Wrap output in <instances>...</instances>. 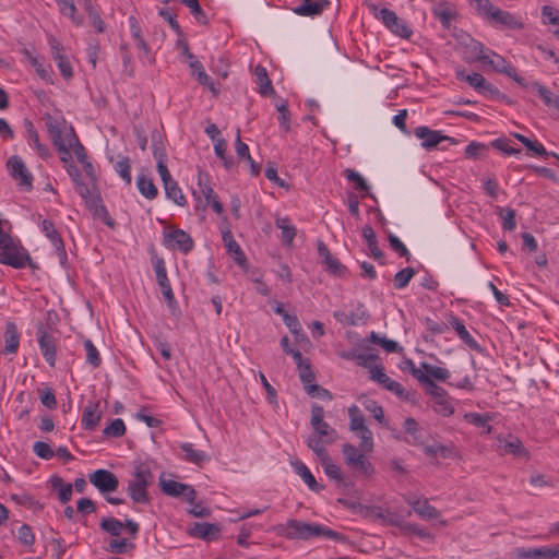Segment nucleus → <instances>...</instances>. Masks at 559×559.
<instances>
[{
  "instance_id": "nucleus-25",
  "label": "nucleus",
  "mask_w": 559,
  "mask_h": 559,
  "mask_svg": "<svg viewBox=\"0 0 559 559\" xmlns=\"http://www.w3.org/2000/svg\"><path fill=\"white\" fill-rule=\"evenodd\" d=\"M223 240L229 253L233 254L234 261L243 266L246 263V255L242 252L240 246L234 239V236L230 230L223 231Z\"/></svg>"
},
{
  "instance_id": "nucleus-32",
  "label": "nucleus",
  "mask_w": 559,
  "mask_h": 559,
  "mask_svg": "<svg viewBox=\"0 0 559 559\" xmlns=\"http://www.w3.org/2000/svg\"><path fill=\"white\" fill-rule=\"evenodd\" d=\"M501 448L514 456L519 457H528V452L524 448L522 441L516 437H510L509 439H506L501 445Z\"/></svg>"
},
{
  "instance_id": "nucleus-49",
  "label": "nucleus",
  "mask_w": 559,
  "mask_h": 559,
  "mask_svg": "<svg viewBox=\"0 0 559 559\" xmlns=\"http://www.w3.org/2000/svg\"><path fill=\"white\" fill-rule=\"evenodd\" d=\"M61 14L70 17L74 23L82 24V19L76 16V8L73 0H56Z\"/></svg>"
},
{
  "instance_id": "nucleus-45",
  "label": "nucleus",
  "mask_w": 559,
  "mask_h": 559,
  "mask_svg": "<svg viewBox=\"0 0 559 559\" xmlns=\"http://www.w3.org/2000/svg\"><path fill=\"white\" fill-rule=\"evenodd\" d=\"M43 230L46 234V236L51 240L53 246L58 251L64 252V245L60 237V235L55 229V225L52 222L45 219L43 222Z\"/></svg>"
},
{
  "instance_id": "nucleus-36",
  "label": "nucleus",
  "mask_w": 559,
  "mask_h": 559,
  "mask_svg": "<svg viewBox=\"0 0 559 559\" xmlns=\"http://www.w3.org/2000/svg\"><path fill=\"white\" fill-rule=\"evenodd\" d=\"M365 515L373 521H381L383 523L396 524L395 515L390 514L385 515L384 510L381 507L371 506L365 508Z\"/></svg>"
},
{
  "instance_id": "nucleus-42",
  "label": "nucleus",
  "mask_w": 559,
  "mask_h": 559,
  "mask_svg": "<svg viewBox=\"0 0 559 559\" xmlns=\"http://www.w3.org/2000/svg\"><path fill=\"white\" fill-rule=\"evenodd\" d=\"M421 368L424 369L423 373L430 377L433 381L438 380L444 382L450 378V371L447 368L433 366L428 362H423Z\"/></svg>"
},
{
  "instance_id": "nucleus-38",
  "label": "nucleus",
  "mask_w": 559,
  "mask_h": 559,
  "mask_svg": "<svg viewBox=\"0 0 559 559\" xmlns=\"http://www.w3.org/2000/svg\"><path fill=\"white\" fill-rule=\"evenodd\" d=\"M275 225L277 228L282 230V240L285 245L292 246L293 240L296 236V228L293 225H289V219L287 217L276 218Z\"/></svg>"
},
{
  "instance_id": "nucleus-60",
  "label": "nucleus",
  "mask_w": 559,
  "mask_h": 559,
  "mask_svg": "<svg viewBox=\"0 0 559 559\" xmlns=\"http://www.w3.org/2000/svg\"><path fill=\"white\" fill-rule=\"evenodd\" d=\"M344 174L348 181H352L355 183L356 190L365 191V192H367L369 190V187H368L366 180L357 171H355L353 169H346L344 171Z\"/></svg>"
},
{
  "instance_id": "nucleus-43",
  "label": "nucleus",
  "mask_w": 559,
  "mask_h": 559,
  "mask_svg": "<svg viewBox=\"0 0 559 559\" xmlns=\"http://www.w3.org/2000/svg\"><path fill=\"white\" fill-rule=\"evenodd\" d=\"M464 419L476 427L484 428L487 435L491 432V426L488 424L491 416L488 414L466 413Z\"/></svg>"
},
{
  "instance_id": "nucleus-18",
  "label": "nucleus",
  "mask_w": 559,
  "mask_h": 559,
  "mask_svg": "<svg viewBox=\"0 0 559 559\" xmlns=\"http://www.w3.org/2000/svg\"><path fill=\"white\" fill-rule=\"evenodd\" d=\"M159 176L164 185L166 197L179 206L186 205V197L183 195L178 183L171 178L170 173L168 171L166 175L162 174Z\"/></svg>"
},
{
  "instance_id": "nucleus-10",
  "label": "nucleus",
  "mask_w": 559,
  "mask_h": 559,
  "mask_svg": "<svg viewBox=\"0 0 559 559\" xmlns=\"http://www.w3.org/2000/svg\"><path fill=\"white\" fill-rule=\"evenodd\" d=\"M90 483L102 493L116 491L119 486L118 477L107 469H97L88 476Z\"/></svg>"
},
{
  "instance_id": "nucleus-9",
  "label": "nucleus",
  "mask_w": 559,
  "mask_h": 559,
  "mask_svg": "<svg viewBox=\"0 0 559 559\" xmlns=\"http://www.w3.org/2000/svg\"><path fill=\"white\" fill-rule=\"evenodd\" d=\"M370 379L373 380V381H377L378 383H380L384 389L393 392L394 394H396L399 397L405 400V401H411L412 400V396L414 395V393L409 392V391H406L401 383H399L397 381H394L392 379H390L384 372H383V367L380 366L379 368H373L372 369V374L370 376Z\"/></svg>"
},
{
  "instance_id": "nucleus-33",
  "label": "nucleus",
  "mask_w": 559,
  "mask_h": 559,
  "mask_svg": "<svg viewBox=\"0 0 559 559\" xmlns=\"http://www.w3.org/2000/svg\"><path fill=\"white\" fill-rule=\"evenodd\" d=\"M450 324L456 331L460 338L464 343H466L471 348H474V349L478 348L476 341L472 337V335L469 334V332L467 331V329L465 328V325L463 324V322L460 319H457L456 317H451Z\"/></svg>"
},
{
  "instance_id": "nucleus-17",
  "label": "nucleus",
  "mask_w": 559,
  "mask_h": 559,
  "mask_svg": "<svg viewBox=\"0 0 559 559\" xmlns=\"http://www.w3.org/2000/svg\"><path fill=\"white\" fill-rule=\"evenodd\" d=\"M154 269L156 272V280L158 285L160 286L163 296L167 300L169 305H171L175 300L174 293L167 277V272L165 267V263L163 259H157L154 263Z\"/></svg>"
},
{
  "instance_id": "nucleus-23",
  "label": "nucleus",
  "mask_w": 559,
  "mask_h": 559,
  "mask_svg": "<svg viewBox=\"0 0 559 559\" xmlns=\"http://www.w3.org/2000/svg\"><path fill=\"white\" fill-rule=\"evenodd\" d=\"M190 69L192 70V75L199 82V84L209 87V90L214 94L218 95L219 90H217L214 83L211 81L210 76L204 71L202 63L199 60H192L189 63Z\"/></svg>"
},
{
  "instance_id": "nucleus-51",
  "label": "nucleus",
  "mask_w": 559,
  "mask_h": 559,
  "mask_svg": "<svg viewBox=\"0 0 559 559\" xmlns=\"http://www.w3.org/2000/svg\"><path fill=\"white\" fill-rule=\"evenodd\" d=\"M114 167L126 183L130 185L132 181L130 158L128 156L121 157Z\"/></svg>"
},
{
  "instance_id": "nucleus-4",
  "label": "nucleus",
  "mask_w": 559,
  "mask_h": 559,
  "mask_svg": "<svg viewBox=\"0 0 559 559\" xmlns=\"http://www.w3.org/2000/svg\"><path fill=\"white\" fill-rule=\"evenodd\" d=\"M367 8L369 11L377 17L380 19L383 24L395 35L408 39L413 31L409 28V26L400 19L395 12L389 10V9H379L377 4L373 2H366Z\"/></svg>"
},
{
  "instance_id": "nucleus-24",
  "label": "nucleus",
  "mask_w": 559,
  "mask_h": 559,
  "mask_svg": "<svg viewBox=\"0 0 559 559\" xmlns=\"http://www.w3.org/2000/svg\"><path fill=\"white\" fill-rule=\"evenodd\" d=\"M4 352L9 354H15L20 345V333L13 322H7L4 332Z\"/></svg>"
},
{
  "instance_id": "nucleus-47",
  "label": "nucleus",
  "mask_w": 559,
  "mask_h": 559,
  "mask_svg": "<svg viewBox=\"0 0 559 559\" xmlns=\"http://www.w3.org/2000/svg\"><path fill=\"white\" fill-rule=\"evenodd\" d=\"M457 79L462 81H466L471 86L476 88L479 93L483 92V88L486 84L485 78L480 73H472V74H465L464 71H457L456 72Z\"/></svg>"
},
{
  "instance_id": "nucleus-56",
  "label": "nucleus",
  "mask_w": 559,
  "mask_h": 559,
  "mask_svg": "<svg viewBox=\"0 0 559 559\" xmlns=\"http://www.w3.org/2000/svg\"><path fill=\"white\" fill-rule=\"evenodd\" d=\"M100 528L112 536H119L123 528V523L115 518H107L100 522Z\"/></svg>"
},
{
  "instance_id": "nucleus-55",
  "label": "nucleus",
  "mask_w": 559,
  "mask_h": 559,
  "mask_svg": "<svg viewBox=\"0 0 559 559\" xmlns=\"http://www.w3.org/2000/svg\"><path fill=\"white\" fill-rule=\"evenodd\" d=\"M415 270L413 267H405L399 271L394 275V287L396 289H402L408 285L412 277L415 275Z\"/></svg>"
},
{
  "instance_id": "nucleus-3",
  "label": "nucleus",
  "mask_w": 559,
  "mask_h": 559,
  "mask_svg": "<svg viewBox=\"0 0 559 559\" xmlns=\"http://www.w3.org/2000/svg\"><path fill=\"white\" fill-rule=\"evenodd\" d=\"M154 475L146 463H139L134 467L132 478L128 483V493L134 503H148L147 487L153 483Z\"/></svg>"
},
{
  "instance_id": "nucleus-6",
  "label": "nucleus",
  "mask_w": 559,
  "mask_h": 559,
  "mask_svg": "<svg viewBox=\"0 0 559 559\" xmlns=\"http://www.w3.org/2000/svg\"><path fill=\"white\" fill-rule=\"evenodd\" d=\"M0 263L14 269H23L26 264L34 267L27 250L21 245L20 240H13L8 249L0 251Z\"/></svg>"
},
{
  "instance_id": "nucleus-40",
  "label": "nucleus",
  "mask_w": 559,
  "mask_h": 559,
  "mask_svg": "<svg viewBox=\"0 0 559 559\" xmlns=\"http://www.w3.org/2000/svg\"><path fill=\"white\" fill-rule=\"evenodd\" d=\"M25 127H26L28 140L32 141L33 144L35 145L38 155L43 158L50 156V153H49V150L47 148V146L43 145L39 142L38 132L34 128V124L29 120H26Z\"/></svg>"
},
{
  "instance_id": "nucleus-21",
  "label": "nucleus",
  "mask_w": 559,
  "mask_h": 559,
  "mask_svg": "<svg viewBox=\"0 0 559 559\" xmlns=\"http://www.w3.org/2000/svg\"><path fill=\"white\" fill-rule=\"evenodd\" d=\"M473 50L479 53L477 56L478 60L490 64L497 72L506 73L510 67L506 59L497 53H492V59H490L488 56L483 55L484 46L480 43H475L473 46Z\"/></svg>"
},
{
  "instance_id": "nucleus-41",
  "label": "nucleus",
  "mask_w": 559,
  "mask_h": 559,
  "mask_svg": "<svg viewBox=\"0 0 559 559\" xmlns=\"http://www.w3.org/2000/svg\"><path fill=\"white\" fill-rule=\"evenodd\" d=\"M369 340L371 343L381 346L388 353H401L403 350L402 346H400L397 342L389 340L385 336H380L373 331L370 333Z\"/></svg>"
},
{
  "instance_id": "nucleus-54",
  "label": "nucleus",
  "mask_w": 559,
  "mask_h": 559,
  "mask_svg": "<svg viewBox=\"0 0 559 559\" xmlns=\"http://www.w3.org/2000/svg\"><path fill=\"white\" fill-rule=\"evenodd\" d=\"M124 432L126 426L123 420L120 418L112 420L110 425L103 430V435L108 438H119L122 437Z\"/></svg>"
},
{
  "instance_id": "nucleus-61",
  "label": "nucleus",
  "mask_w": 559,
  "mask_h": 559,
  "mask_svg": "<svg viewBox=\"0 0 559 559\" xmlns=\"http://www.w3.org/2000/svg\"><path fill=\"white\" fill-rule=\"evenodd\" d=\"M53 60L57 62L60 73L64 79L69 80L73 76L72 67L67 56L58 55Z\"/></svg>"
},
{
  "instance_id": "nucleus-31",
  "label": "nucleus",
  "mask_w": 559,
  "mask_h": 559,
  "mask_svg": "<svg viewBox=\"0 0 559 559\" xmlns=\"http://www.w3.org/2000/svg\"><path fill=\"white\" fill-rule=\"evenodd\" d=\"M67 142L69 146L73 147V153L76 156L78 160L81 164L85 163L87 160L85 147L79 141V138L76 136L74 129L72 127H69L67 131Z\"/></svg>"
},
{
  "instance_id": "nucleus-46",
  "label": "nucleus",
  "mask_w": 559,
  "mask_h": 559,
  "mask_svg": "<svg viewBox=\"0 0 559 559\" xmlns=\"http://www.w3.org/2000/svg\"><path fill=\"white\" fill-rule=\"evenodd\" d=\"M152 148H153L154 158L156 159V164H157L156 167H157L158 174L166 175V173H168L169 170L166 165L167 153H166V147H165L164 143L152 145Z\"/></svg>"
},
{
  "instance_id": "nucleus-14",
  "label": "nucleus",
  "mask_w": 559,
  "mask_h": 559,
  "mask_svg": "<svg viewBox=\"0 0 559 559\" xmlns=\"http://www.w3.org/2000/svg\"><path fill=\"white\" fill-rule=\"evenodd\" d=\"M38 344L46 361L53 367L56 364V340L43 325L38 328Z\"/></svg>"
},
{
  "instance_id": "nucleus-20",
  "label": "nucleus",
  "mask_w": 559,
  "mask_h": 559,
  "mask_svg": "<svg viewBox=\"0 0 559 559\" xmlns=\"http://www.w3.org/2000/svg\"><path fill=\"white\" fill-rule=\"evenodd\" d=\"M329 4V0H304L301 4L293 9V11L301 16H316L320 15Z\"/></svg>"
},
{
  "instance_id": "nucleus-53",
  "label": "nucleus",
  "mask_w": 559,
  "mask_h": 559,
  "mask_svg": "<svg viewBox=\"0 0 559 559\" xmlns=\"http://www.w3.org/2000/svg\"><path fill=\"white\" fill-rule=\"evenodd\" d=\"M182 4L188 7L191 11V14L194 16L197 22L200 24H207V16L203 9L201 8L199 0H180Z\"/></svg>"
},
{
  "instance_id": "nucleus-26",
  "label": "nucleus",
  "mask_w": 559,
  "mask_h": 559,
  "mask_svg": "<svg viewBox=\"0 0 559 559\" xmlns=\"http://www.w3.org/2000/svg\"><path fill=\"white\" fill-rule=\"evenodd\" d=\"M174 240L178 247L183 253H188L193 248V240L190 237L189 234H187L182 229H176L171 233H168L165 236V240Z\"/></svg>"
},
{
  "instance_id": "nucleus-2",
  "label": "nucleus",
  "mask_w": 559,
  "mask_h": 559,
  "mask_svg": "<svg viewBox=\"0 0 559 559\" xmlns=\"http://www.w3.org/2000/svg\"><path fill=\"white\" fill-rule=\"evenodd\" d=\"M413 377L424 386L426 393L432 399L436 413L444 417H449L454 413L451 397L443 388L438 385L430 377L424 374L423 371L414 370Z\"/></svg>"
},
{
  "instance_id": "nucleus-16",
  "label": "nucleus",
  "mask_w": 559,
  "mask_h": 559,
  "mask_svg": "<svg viewBox=\"0 0 559 559\" xmlns=\"http://www.w3.org/2000/svg\"><path fill=\"white\" fill-rule=\"evenodd\" d=\"M44 119L52 144L64 140V134L69 129L66 126V120L63 118L58 119L50 114H46Z\"/></svg>"
},
{
  "instance_id": "nucleus-52",
  "label": "nucleus",
  "mask_w": 559,
  "mask_h": 559,
  "mask_svg": "<svg viewBox=\"0 0 559 559\" xmlns=\"http://www.w3.org/2000/svg\"><path fill=\"white\" fill-rule=\"evenodd\" d=\"M349 415V429L354 432L356 430L366 428L364 415L360 413L356 405L348 408Z\"/></svg>"
},
{
  "instance_id": "nucleus-19",
  "label": "nucleus",
  "mask_w": 559,
  "mask_h": 559,
  "mask_svg": "<svg viewBox=\"0 0 559 559\" xmlns=\"http://www.w3.org/2000/svg\"><path fill=\"white\" fill-rule=\"evenodd\" d=\"M222 528L218 524L214 523H194L190 530V534L194 537L204 539L206 542L216 540L221 536Z\"/></svg>"
},
{
  "instance_id": "nucleus-59",
  "label": "nucleus",
  "mask_w": 559,
  "mask_h": 559,
  "mask_svg": "<svg viewBox=\"0 0 559 559\" xmlns=\"http://www.w3.org/2000/svg\"><path fill=\"white\" fill-rule=\"evenodd\" d=\"M84 348L86 350V361L93 367H98L102 362V359L97 348L94 346L91 340L84 341Z\"/></svg>"
},
{
  "instance_id": "nucleus-50",
  "label": "nucleus",
  "mask_w": 559,
  "mask_h": 559,
  "mask_svg": "<svg viewBox=\"0 0 559 559\" xmlns=\"http://www.w3.org/2000/svg\"><path fill=\"white\" fill-rule=\"evenodd\" d=\"M354 432L360 440L358 448H361L364 452H372L374 444L371 430L366 427Z\"/></svg>"
},
{
  "instance_id": "nucleus-13",
  "label": "nucleus",
  "mask_w": 559,
  "mask_h": 559,
  "mask_svg": "<svg viewBox=\"0 0 559 559\" xmlns=\"http://www.w3.org/2000/svg\"><path fill=\"white\" fill-rule=\"evenodd\" d=\"M488 22L493 27H506L510 29H522L524 27L523 22L508 11H503L496 7Z\"/></svg>"
},
{
  "instance_id": "nucleus-64",
  "label": "nucleus",
  "mask_w": 559,
  "mask_h": 559,
  "mask_svg": "<svg viewBox=\"0 0 559 559\" xmlns=\"http://www.w3.org/2000/svg\"><path fill=\"white\" fill-rule=\"evenodd\" d=\"M487 151L488 147L485 144L478 142H471L465 148V156L467 158L476 159Z\"/></svg>"
},
{
  "instance_id": "nucleus-7",
  "label": "nucleus",
  "mask_w": 559,
  "mask_h": 559,
  "mask_svg": "<svg viewBox=\"0 0 559 559\" xmlns=\"http://www.w3.org/2000/svg\"><path fill=\"white\" fill-rule=\"evenodd\" d=\"M323 418V407L318 404L312 405L310 424L314 430L313 435L323 439L324 443L330 444L336 440L337 433Z\"/></svg>"
},
{
  "instance_id": "nucleus-57",
  "label": "nucleus",
  "mask_w": 559,
  "mask_h": 559,
  "mask_svg": "<svg viewBox=\"0 0 559 559\" xmlns=\"http://www.w3.org/2000/svg\"><path fill=\"white\" fill-rule=\"evenodd\" d=\"M471 5H473L477 13L487 21L496 9L489 0H472Z\"/></svg>"
},
{
  "instance_id": "nucleus-27",
  "label": "nucleus",
  "mask_w": 559,
  "mask_h": 559,
  "mask_svg": "<svg viewBox=\"0 0 559 559\" xmlns=\"http://www.w3.org/2000/svg\"><path fill=\"white\" fill-rule=\"evenodd\" d=\"M255 83L259 86V93L262 96L273 95L274 88L271 80L269 79L266 69L262 66H257L254 69Z\"/></svg>"
},
{
  "instance_id": "nucleus-8",
  "label": "nucleus",
  "mask_w": 559,
  "mask_h": 559,
  "mask_svg": "<svg viewBox=\"0 0 559 559\" xmlns=\"http://www.w3.org/2000/svg\"><path fill=\"white\" fill-rule=\"evenodd\" d=\"M8 170L11 177L19 181V185L26 190H31L33 185V176L26 168L21 157L13 155L7 162Z\"/></svg>"
},
{
  "instance_id": "nucleus-30",
  "label": "nucleus",
  "mask_w": 559,
  "mask_h": 559,
  "mask_svg": "<svg viewBox=\"0 0 559 559\" xmlns=\"http://www.w3.org/2000/svg\"><path fill=\"white\" fill-rule=\"evenodd\" d=\"M294 468L310 490L319 492L323 489V487L318 484L310 469L302 462L294 463Z\"/></svg>"
},
{
  "instance_id": "nucleus-48",
  "label": "nucleus",
  "mask_w": 559,
  "mask_h": 559,
  "mask_svg": "<svg viewBox=\"0 0 559 559\" xmlns=\"http://www.w3.org/2000/svg\"><path fill=\"white\" fill-rule=\"evenodd\" d=\"M432 13L438 17L444 27L450 25V22L454 17L453 12L448 7L445 1H441L436 8L432 9Z\"/></svg>"
},
{
  "instance_id": "nucleus-11",
  "label": "nucleus",
  "mask_w": 559,
  "mask_h": 559,
  "mask_svg": "<svg viewBox=\"0 0 559 559\" xmlns=\"http://www.w3.org/2000/svg\"><path fill=\"white\" fill-rule=\"evenodd\" d=\"M159 486L165 495L170 497L185 496L189 503H192L197 496L195 490L190 485L178 483L171 479H165L160 477Z\"/></svg>"
},
{
  "instance_id": "nucleus-62",
  "label": "nucleus",
  "mask_w": 559,
  "mask_h": 559,
  "mask_svg": "<svg viewBox=\"0 0 559 559\" xmlns=\"http://www.w3.org/2000/svg\"><path fill=\"white\" fill-rule=\"evenodd\" d=\"M500 216L502 217V227L504 230H513L516 226L515 211L512 209H500Z\"/></svg>"
},
{
  "instance_id": "nucleus-58",
  "label": "nucleus",
  "mask_w": 559,
  "mask_h": 559,
  "mask_svg": "<svg viewBox=\"0 0 559 559\" xmlns=\"http://www.w3.org/2000/svg\"><path fill=\"white\" fill-rule=\"evenodd\" d=\"M198 185H199L201 194L206 200V204L210 203L214 199V197H217L215 194L214 190L212 189V187L209 185L207 175L200 173L199 179H198Z\"/></svg>"
},
{
  "instance_id": "nucleus-5",
  "label": "nucleus",
  "mask_w": 559,
  "mask_h": 559,
  "mask_svg": "<svg viewBox=\"0 0 559 559\" xmlns=\"http://www.w3.org/2000/svg\"><path fill=\"white\" fill-rule=\"evenodd\" d=\"M342 453L345 464L354 472H358L367 477L374 474V467L366 456L369 452H364L361 448L345 443L342 447Z\"/></svg>"
},
{
  "instance_id": "nucleus-37",
  "label": "nucleus",
  "mask_w": 559,
  "mask_h": 559,
  "mask_svg": "<svg viewBox=\"0 0 559 559\" xmlns=\"http://www.w3.org/2000/svg\"><path fill=\"white\" fill-rule=\"evenodd\" d=\"M180 448L185 453V460L190 463L201 464L210 460L205 452L195 450L192 443H182Z\"/></svg>"
},
{
  "instance_id": "nucleus-34",
  "label": "nucleus",
  "mask_w": 559,
  "mask_h": 559,
  "mask_svg": "<svg viewBox=\"0 0 559 559\" xmlns=\"http://www.w3.org/2000/svg\"><path fill=\"white\" fill-rule=\"evenodd\" d=\"M136 187L142 195L148 200H153L157 197L158 190L154 185L153 180L144 175H141L136 179Z\"/></svg>"
},
{
  "instance_id": "nucleus-63",
  "label": "nucleus",
  "mask_w": 559,
  "mask_h": 559,
  "mask_svg": "<svg viewBox=\"0 0 559 559\" xmlns=\"http://www.w3.org/2000/svg\"><path fill=\"white\" fill-rule=\"evenodd\" d=\"M134 544L130 543L128 539H112L109 543V549L115 554H126L128 550L133 549Z\"/></svg>"
},
{
  "instance_id": "nucleus-28",
  "label": "nucleus",
  "mask_w": 559,
  "mask_h": 559,
  "mask_svg": "<svg viewBox=\"0 0 559 559\" xmlns=\"http://www.w3.org/2000/svg\"><path fill=\"white\" fill-rule=\"evenodd\" d=\"M414 511L424 520H436L440 516V512L429 504L428 500L408 501Z\"/></svg>"
},
{
  "instance_id": "nucleus-12",
  "label": "nucleus",
  "mask_w": 559,
  "mask_h": 559,
  "mask_svg": "<svg viewBox=\"0 0 559 559\" xmlns=\"http://www.w3.org/2000/svg\"><path fill=\"white\" fill-rule=\"evenodd\" d=\"M414 133L418 139L423 140L421 145L428 150L436 147L443 141H447L450 144L456 143L454 138L443 135L440 131L430 130L428 127H418L415 129Z\"/></svg>"
},
{
  "instance_id": "nucleus-29",
  "label": "nucleus",
  "mask_w": 559,
  "mask_h": 559,
  "mask_svg": "<svg viewBox=\"0 0 559 559\" xmlns=\"http://www.w3.org/2000/svg\"><path fill=\"white\" fill-rule=\"evenodd\" d=\"M49 484L53 490L58 491L59 500L62 503L70 501L73 492V487L71 484H66L59 476H52L49 479Z\"/></svg>"
},
{
  "instance_id": "nucleus-22",
  "label": "nucleus",
  "mask_w": 559,
  "mask_h": 559,
  "mask_svg": "<svg viewBox=\"0 0 559 559\" xmlns=\"http://www.w3.org/2000/svg\"><path fill=\"white\" fill-rule=\"evenodd\" d=\"M361 235L368 245L371 255L381 264H384V254L378 246V240L373 228L370 225H365L361 229Z\"/></svg>"
},
{
  "instance_id": "nucleus-35",
  "label": "nucleus",
  "mask_w": 559,
  "mask_h": 559,
  "mask_svg": "<svg viewBox=\"0 0 559 559\" xmlns=\"http://www.w3.org/2000/svg\"><path fill=\"white\" fill-rule=\"evenodd\" d=\"M98 404L86 406L82 415V425L87 430H93L100 420V413L96 411Z\"/></svg>"
},
{
  "instance_id": "nucleus-15",
  "label": "nucleus",
  "mask_w": 559,
  "mask_h": 559,
  "mask_svg": "<svg viewBox=\"0 0 559 559\" xmlns=\"http://www.w3.org/2000/svg\"><path fill=\"white\" fill-rule=\"evenodd\" d=\"M318 253L319 257L323 259V263L326 265L328 270L337 276H341L345 273L346 266L343 265L340 260L333 257L322 240H318Z\"/></svg>"
},
{
  "instance_id": "nucleus-1",
  "label": "nucleus",
  "mask_w": 559,
  "mask_h": 559,
  "mask_svg": "<svg viewBox=\"0 0 559 559\" xmlns=\"http://www.w3.org/2000/svg\"><path fill=\"white\" fill-rule=\"evenodd\" d=\"M274 530L280 536L287 539L308 540L319 536L340 539V534L329 527L317 523H306L293 519L288 520L285 524L275 526Z\"/></svg>"
},
{
  "instance_id": "nucleus-39",
  "label": "nucleus",
  "mask_w": 559,
  "mask_h": 559,
  "mask_svg": "<svg viewBox=\"0 0 559 559\" xmlns=\"http://www.w3.org/2000/svg\"><path fill=\"white\" fill-rule=\"evenodd\" d=\"M345 357L355 359L358 366L369 369L370 376L372 374L373 368H379L381 365H374L379 358L376 353H361V354H349Z\"/></svg>"
},
{
  "instance_id": "nucleus-44",
  "label": "nucleus",
  "mask_w": 559,
  "mask_h": 559,
  "mask_svg": "<svg viewBox=\"0 0 559 559\" xmlns=\"http://www.w3.org/2000/svg\"><path fill=\"white\" fill-rule=\"evenodd\" d=\"M404 429L405 432L411 436V439L406 440L408 443L414 445H419L423 443L419 436V426L415 418L407 417L404 421Z\"/></svg>"
}]
</instances>
